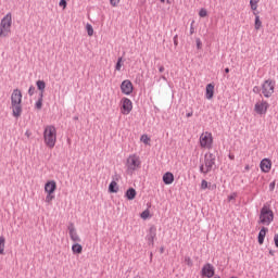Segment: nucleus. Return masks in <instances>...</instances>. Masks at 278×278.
<instances>
[{
  "label": "nucleus",
  "instance_id": "1",
  "mask_svg": "<svg viewBox=\"0 0 278 278\" xmlns=\"http://www.w3.org/2000/svg\"><path fill=\"white\" fill-rule=\"evenodd\" d=\"M23 93L20 89H14L11 94V108L12 113L15 118L21 117V114H23Z\"/></svg>",
  "mask_w": 278,
  "mask_h": 278
},
{
  "label": "nucleus",
  "instance_id": "2",
  "mask_svg": "<svg viewBox=\"0 0 278 278\" xmlns=\"http://www.w3.org/2000/svg\"><path fill=\"white\" fill-rule=\"evenodd\" d=\"M43 140L49 149L55 147V142L58 141V130L55 129V126L50 125L45 128Z\"/></svg>",
  "mask_w": 278,
  "mask_h": 278
},
{
  "label": "nucleus",
  "instance_id": "3",
  "mask_svg": "<svg viewBox=\"0 0 278 278\" xmlns=\"http://www.w3.org/2000/svg\"><path fill=\"white\" fill-rule=\"evenodd\" d=\"M12 33V13H8L0 22V38H8Z\"/></svg>",
  "mask_w": 278,
  "mask_h": 278
},
{
  "label": "nucleus",
  "instance_id": "4",
  "mask_svg": "<svg viewBox=\"0 0 278 278\" xmlns=\"http://www.w3.org/2000/svg\"><path fill=\"white\" fill-rule=\"evenodd\" d=\"M274 218H275V213H273L270 208H268L267 206H263L261 208L260 220H258L261 225L268 226L274 220Z\"/></svg>",
  "mask_w": 278,
  "mask_h": 278
},
{
  "label": "nucleus",
  "instance_id": "5",
  "mask_svg": "<svg viewBox=\"0 0 278 278\" xmlns=\"http://www.w3.org/2000/svg\"><path fill=\"white\" fill-rule=\"evenodd\" d=\"M140 156L132 154L127 159V173L129 175H131L134 173V170H138V168H140Z\"/></svg>",
  "mask_w": 278,
  "mask_h": 278
},
{
  "label": "nucleus",
  "instance_id": "6",
  "mask_svg": "<svg viewBox=\"0 0 278 278\" xmlns=\"http://www.w3.org/2000/svg\"><path fill=\"white\" fill-rule=\"evenodd\" d=\"M275 92V81L273 79H267L262 85V93L266 99H270Z\"/></svg>",
  "mask_w": 278,
  "mask_h": 278
},
{
  "label": "nucleus",
  "instance_id": "7",
  "mask_svg": "<svg viewBox=\"0 0 278 278\" xmlns=\"http://www.w3.org/2000/svg\"><path fill=\"white\" fill-rule=\"evenodd\" d=\"M216 164V155L214 153H207L204 156L205 173H212V168Z\"/></svg>",
  "mask_w": 278,
  "mask_h": 278
},
{
  "label": "nucleus",
  "instance_id": "8",
  "mask_svg": "<svg viewBox=\"0 0 278 278\" xmlns=\"http://www.w3.org/2000/svg\"><path fill=\"white\" fill-rule=\"evenodd\" d=\"M122 103V114L127 115L134 110V103L129 98H123Z\"/></svg>",
  "mask_w": 278,
  "mask_h": 278
},
{
  "label": "nucleus",
  "instance_id": "9",
  "mask_svg": "<svg viewBox=\"0 0 278 278\" xmlns=\"http://www.w3.org/2000/svg\"><path fill=\"white\" fill-rule=\"evenodd\" d=\"M121 91L123 92V94H131V92H134V84H131V80H124L121 85Z\"/></svg>",
  "mask_w": 278,
  "mask_h": 278
},
{
  "label": "nucleus",
  "instance_id": "10",
  "mask_svg": "<svg viewBox=\"0 0 278 278\" xmlns=\"http://www.w3.org/2000/svg\"><path fill=\"white\" fill-rule=\"evenodd\" d=\"M268 108H270V104H268V102H257L254 106V112H256V114H266V112H268Z\"/></svg>",
  "mask_w": 278,
  "mask_h": 278
},
{
  "label": "nucleus",
  "instance_id": "11",
  "mask_svg": "<svg viewBox=\"0 0 278 278\" xmlns=\"http://www.w3.org/2000/svg\"><path fill=\"white\" fill-rule=\"evenodd\" d=\"M215 275L214 265L207 263L202 267V277L212 278Z\"/></svg>",
  "mask_w": 278,
  "mask_h": 278
},
{
  "label": "nucleus",
  "instance_id": "12",
  "mask_svg": "<svg viewBox=\"0 0 278 278\" xmlns=\"http://www.w3.org/2000/svg\"><path fill=\"white\" fill-rule=\"evenodd\" d=\"M67 229L70 231V238L73 242H81L79 235H77V229H75V224L70 223Z\"/></svg>",
  "mask_w": 278,
  "mask_h": 278
},
{
  "label": "nucleus",
  "instance_id": "13",
  "mask_svg": "<svg viewBox=\"0 0 278 278\" xmlns=\"http://www.w3.org/2000/svg\"><path fill=\"white\" fill-rule=\"evenodd\" d=\"M157 236V228L155 226H151L149 229V233L147 235L146 239L148 240L149 244H154L155 237Z\"/></svg>",
  "mask_w": 278,
  "mask_h": 278
},
{
  "label": "nucleus",
  "instance_id": "14",
  "mask_svg": "<svg viewBox=\"0 0 278 278\" xmlns=\"http://www.w3.org/2000/svg\"><path fill=\"white\" fill-rule=\"evenodd\" d=\"M55 190H58V184L55 182V180H49L46 182L45 192H47V194H53Z\"/></svg>",
  "mask_w": 278,
  "mask_h": 278
},
{
  "label": "nucleus",
  "instance_id": "15",
  "mask_svg": "<svg viewBox=\"0 0 278 278\" xmlns=\"http://www.w3.org/2000/svg\"><path fill=\"white\" fill-rule=\"evenodd\" d=\"M271 166L273 162L270 161V159H263L261 161V170H263V173H270Z\"/></svg>",
  "mask_w": 278,
  "mask_h": 278
},
{
  "label": "nucleus",
  "instance_id": "16",
  "mask_svg": "<svg viewBox=\"0 0 278 278\" xmlns=\"http://www.w3.org/2000/svg\"><path fill=\"white\" fill-rule=\"evenodd\" d=\"M173 181H175V175H173V173H170V172H166L163 175V182L165 184V186H170V184H173Z\"/></svg>",
  "mask_w": 278,
  "mask_h": 278
},
{
  "label": "nucleus",
  "instance_id": "17",
  "mask_svg": "<svg viewBox=\"0 0 278 278\" xmlns=\"http://www.w3.org/2000/svg\"><path fill=\"white\" fill-rule=\"evenodd\" d=\"M266 233H268V228L262 227L258 232V244H264V238H266Z\"/></svg>",
  "mask_w": 278,
  "mask_h": 278
},
{
  "label": "nucleus",
  "instance_id": "18",
  "mask_svg": "<svg viewBox=\"0 0 278 278\" xmlns=\"http://www.w3.org/2000/svg\"><path fill=\"white\" fill-rule=\"evenodd\" d=\"M136 189L134 188H129L127 189V191L125 192V197L128 201H134V199H136Z\"/></svg>",
  "mask_w": 278,
  "mask_h": 278
},
{
  "label": "nucleus",
  "instance_id": "19",
  "mask_svg": "<svg viewBox=\"0 0 278 278\" xmlns=\"http://www.w3.org/2000/svg\"><path fill=\"white\" fill-rule=\"evenodd\" d=\"M206 99H214V85L208 84L206 85V93H205Z\"/></svg>",
  "mask_w": 278,
  "mask_h": 278
},
{
  "label": "nucleus",
  "instance_id": "20",
  "mask_svg": "<svg viewBox=\"0 0 278 278\" xmlns=\"http://www.w3.org/2000/svg\"><path fill=\"white\" fill-rule=\"evenodd\" d=\"M36 86L38 90L40 91L39 94H45V89L47 88V83L45 80H37Z\"/></svg>",
  "mask_w": 278,
  "mask_h": 278
},
{
  "label": "nucleus",
  "instance_id": "21",
  "mask_svg": "<svg viewBox=\"0 0 278 278\" xmlns=\"http://www.w3.org/2000/svg\"><path fill=\"white\" fill-rule=\"evenodd\" d=\"M200 144L201 147H210V144H212V137H207V136L201 137Z\"/></svg>",
  "mask_w": 278,
  "mask_h": 278
},
{
  "label": "nucleus",
  "instance_id": "22",
  "mask_svg": "<svg viewBox=\"0 0 278 278\" xmlns=\"http://www.w3.org/2000/svg\"><path fill=\"white\" fill-rule=\"evenodd\" d=\"M109 192L111 194H115L116 192H118V184H116V181H111V184L109 185Z\"/></svg>",
  "mask_w": 278,
  "mask_h": 278
},
{
  "label": "nucleus",
  "instance_id": "23",
  "mask_svg": "<svg viewBox=\"0 0 278 278\" xmlns=\"http://www.w3.org/2000/svg\"><path fill=\"white\" fill-rule=\"evenodd\" d=\"M72 251H73V253L79 255L84 251V247H81V244H79V243H75L72 245Z\"/></svg>",
  "mask_w": 278,
  "mask_h": 278
},
{
  "label": "nucleus",
  "instance_id": "24",
  "mask_svg": "<svg viewBox=\"0 0 278 278\" xmlns=\"http://www.w3.org/2000/svg\"><path fill=\"white\" fill-rule=\"evenodd\" d=\"M0 255H5V237H0Z\"/></svg>",
  "mask_w": 278,
  "mask_h": 278
},
{
  "label": "nucleus",
  "instance_id": "25",
  "mask_svg": "<svg viewBox=\"0 0 278 278\" xmlns=\"http://www.w3.org/2000/svg\"><path fill=\"white\" fill-rule=\"evenodd\" d=\"M42 99H45V94L39 93V98L37 102L35 103L36 110H42Z\"/></svg>",
  "mask_w": 278,
  "mask_h": 278
},
{
  "label": "nucleus",
  "instance_id": "26",
  "mask_svg": "<svg viewBox=\"0 0 278 278\" xmlns=\"http://www.w3.org/2000/svg\"><path fill=\"white\" fill-rule=\"evenodd\" d=\"M254 27H255L256 30L262 28V21L260 20V15L255 16Z\"/></svg>",
  "mask_w": 278,
  "mask_h": 278
},
{
  "label": "nucleus",
  "instance_id": "27",
  "mask_svg": "<svg viewBox=\"0 0 278 278\" xmlns=\"http://www.w3.org/2000/svg\"><path fill=\"white\" fill-rule=\"evenodd\" d=\"M257 3H260V0H250L251 10L254 12L257 10Z\"/></svg>",
  "mask_w": 278,
  "mask_h": 278
},
{
  "label": "nucleus",
  "instance_id": "28",
  "mask_svg": "<svg viewBox=\"0 0 278 278\" xmlns=\"http://www.w3.org/2000/svg\"><path fill=\"white\" fill-rule=\"evenodd\" d=\"M86 29H87L88 36H93V34H94V28H92V25L87 24V25H86Z\"/></svg>",
  "mask_w": 278,
  "mask_h": 278
},
{
  "label": "nucleus",
  "instance_id": "29",
  "mask_svg": "<svg viewBox=\"0 0 278 278\" xmlns=\"http://www.w3.org/2000/svg\"><path fill=\"white\" fill-rule=\"evenodd\" d=\"M123 58H119L118 60H117V63H116V65H115V71H121V68L123 67Z\"/></svg>",
  "mask_w": 278,
  "mask_h": 278
},
{
  "label": "nucleus",
  "instance_id": "30",
  "mask_svg": "<svg viewBox=\"0 0 278 278\" xmlns=\"http://www.w3.org/2000/svg\"><path fill=\"white\" fill-rule=\"evenodd\" d=\"M55 199V195L53 193H48L46 197V203H51Z\"/></svg>",
  "mask_w": 278,
  "mask_h": 278
},
{
  "label": "nucleus",
  "instance_id": "31",
  "mask_svg": "<svg viewBox=\"0 0 278 278\" xmlns=\"http://www.w3.org/2000/svg\"><path fill=\"white\" fill-rule=\"evenodd\" d=\"M199 16H200L201 18H205V16H207V10L201 9V10L199 11Z\"/></svg>",
  "mask_w": 278,
  "mask_h": 278
},
{
  "label": "nucleus",
  "instance_id": "32",
  "mask_svg": "<svg viewBox=\"0 0 278 278\" xmlns=\"http://www.w3.org/2000/svg\"><path fill=\"white\" fill-rule=\"evenodd\" d=\"M150 214L151 213L149 212V210H146L141 213V218H143V220H147V218H149Z\"/></svg>",
  "mask_w": 278,
  "mask_h": 278
},
{
  "label": "nucleus",
  "instance_id": "33",
  "mask_svg": "<svg viewBox=\"0 0 278 278\" xmlns=\"http://www.w3.org/2000/svg\"><path fill=\"white\" fill-rule=\"evenodd\" d=\"M149 140H151L149 138V136H147V135H142L141 136V141H142L143 144H149Z\"/></svg>",
  "mask_w": 278,
  "mask_h": 278
},
{
  "label": "nucleus",
  "instance_id": "34",
  "mask_svg": "<svg viewBox=\"0 0 278 278\" xmlns=\"http://www.w3.org/2000/svg\"><path fill=\"white\" fill-rule=\"evenodd\" d=\"M36 92V87L34 86H30L29 89H28V94L29 97H34V93Z\"/></svg>",
  "mask_w": 278,
  "mask_h": 278
},
{
  "label": "nucleus",
  "instance_id": "35",
  "mask_svg": "<svg viewBox=\"0 0 278 278\" xmlns=\"http://www.w3.org/2000/svg\"><path fill=\"white\" fill-rule=\"evenodd\" d=\"M118 3H121V0H110V4H111L113 8H117Z\"/></svg>",
  "mask_w": 278,
  "mask_h": 278
},
{
  "label": "nucleus",
  "instance_id": "36",
  "mask_svg": "<svg viewBox=\"0 0 278 278\" xmlns=\"http://www.w3.org/2000/svg\"><path fill=\"white\" fill-rule=\"evenodd\" d=\"M207 186H208L207 180H202L201 190H207Z\"/></svg>",
  "mask_w": 278,
  "mask_h": 278
},
{
  "label": "nucleus",
  "instance_id": "37",
  "mask_svg": "<svg viewBox=\"0 0 278 278\" xmlns=\"http://www.w3.org/2000/svg\"><path fill=\"white\" fill-rule=\"evenodd\" d=\"M195 43H197V49H201L203 47V42H201L200 38L195 39Z\"/></svg>",
  "mask_w": 278,
  "mask_h": 278
},
{
  "label": "nucleus",
  "instance_id": "38",
  "mask_svg": "<svg viewBox=\"0 0 278 278\" xmlns=\"http://www.w3.org/2000/svg\"><path fill=\"white\" fill-rule=\"evenodd\" d=\"M59 5H60V8H63V10H65V8L67 5L66 0H60Z\"/></svg>",
  "mask_w": 278,
  "mask_h": 278
},
{
  "label": "nucleus",
  "instance_id": "39",
  "mask_svg": "<svg viewBox=\"0 0 278 278\" xmlns=\"http://www.w3.org/2000/svg\"><path fill=\"white\" fill-rule=\"evenodd\" d=\"M192 34H194V21H192L190 25V36H192Z\"/></svg>",
  "mask_w": 278,
  "mask_h": 278
},
{
  "label": "nucleus",
  "instance_id": "40",
  "mask_svg": "<svg viewBox=\"0 0 278 278\" xmlns=\"http://www.w3.org/2000/svg\"><path fill=\"white\" fill-rule=\"evenodd\" d=\"M237 197H238L237 193H232V194H230V195L228 197V201H235Z\"/></svg>",
  "mask_w": 278,
  "mask_h": 278
},
{
  "label": "nucleus",
  "instance_id": "41",
  "mask_svg": "<svg viewBox=\"0 0 278 278\" xmlns=\"http://www.w3.org/2000/svg\"><path fill=\"white\" fill-rule=\"evenodd\" d=\"M185 262H186L187 266H192V258L186 257Z\"/></svg>",
  "mask_w": 278,
  "mask_h": 278
},
{
  "label": "nucleus",
  "instance_id": "42",
  "mask_svg": "<svg viewBox=\"0 0 278 278\" xmlns=\"http://www.w3.org/2000/svg\"><path fill=\"white\" fill-rule=\"evenodd\" d=\"M178 38H179L178 35L174 36V45H175V47H177L179 45Z\"/></svg>",
  "mask_w": 278,
  "mask_h": 278
},
{
  "label": "nucleus",
  "instance_id": "43",
  "mask_svg": "<svg viewBox=\"0 0 278 278\" xmlns=\"http://www.w3.org/2000/svg\"><path fill=\"white\" fill-rule=\"evenodd\" d=\"M261 88L260 87H257V86H255L254 88H253V92H255V94H260V92H261Z\"/></svg>",
  "mask_w": 278,
  "mask_h": 278
},
{
  "label": "nucleus",
  "instance_id": "44",
  "mask_svg": "<svg viewBox=\"0 0 278 278\" xmlns=\"http://www.w3.org/2000/svg\"><path fill=\"white\" fill-rule=\"evenodd\" d=\"M200 173H203L204 175H207L208 172H205V165L200 166Z\"/></svg>",
  "mask_w": 278,
  "mask_h": 278
},
{
  "label": "nucleus",
  "instance_id": "45",
  "mask_svg": "<svg viewBox=\"0 0 278 278\" xmlns=\"http://www.w3.org/2000/svg\"><path fill=\"white\" fill-rule=\"evenodd\" d=\"M269 190H270V192H273V190H275V181H271L269 184Z\"/></svg>",
  "mask_w": 278,
  "mask_h": 278
},
{
  "label": "nucleus",
  "instance_id": "46",
  "mask_svg": "<svg viewBox=\"0 0 278 278\" xmlns=\"http://www.w3.org/2000/svg\"><path fill=\"white\" fill-rule=\"evenodd\" d=\"M275 247L278 249V233L274 237Z\"/></svg>",
  "mask_w": 278,
  "mask_h": 278
},
{
  "label": "nucleus",
  "instance_id": "47",
  "mask_svg": "<svg viewBox=\"0 0 278 278\" xmlns=\"http://www.w3.org/2000/svg\"><path fill=\"white\" fill-rule=\"evenodd\" d=\"M25 136H26L27 138H30V137H31V132H30L29 130H26Z\"/></svg>",
  "mask_w": 278,
  "mask_h": 278
},
{
  "label": "nucleus",
  "instance_id": "48",
  "mask_svg": "<svg viewBox=\"0 0 278 278\" xmlns=\"http://www.w3.org/2000/svg\"><path fill=\"white\" fill-rule=\"evenodd\" d=\"M159 73H164V65H161V66L159 67Z\"/></svg>",
  "mask_w": 278,
  "mask_h": 278
},
{
  "label": "nucleus",
  "instance_id": "49",
  "mask_svg": "<svg viewBox=\"0 0 278 278\" xmlns=\"http://www.w3.org/2000/svg\"><path fill=\"white\" fill-rule=\"evenodd\" d=\"M229 160H236V156L233 154L228 155Z\"/></svg>",
  "mask_w": 278,
  "mask_h": 278
},
{
  "label": "nucleus",
  "instance_id": "50",
  "mask_svg": "<svg viewBox=\"0 0 278 278\" xmlns=\"http://www.w3.org/2000/svg\"><path fill=\"white\" fill-rule=\"evenodd\" d=\"M269 255H275V251L274 250H269Z\"/></svg>",
  "mask_w": 278,
  "mask_h": 278
},
{
  "label": "nucleus",
  "instance_id": "51",
  "mask_svg": "<svg viewBox=\"0 0 278 278\" xmlns=\"http://www.w3.org/2000/svg\"><path fill=\"white\" fill-rule=\"evenodd\" d=\"M190 116H192V112L187 113V118H190Z\"/></svg>",
  "mask_w": 278,
  "mask_h": 278
},
{
  "label": "nucleus",
  "instance_id": "52",
  "mask_svg": "<svg viewBox=\"0 0 278 278\" xmlns=\"http://www.w3.org/2000/svg\"><path fill=\"white\" fill-rule=\"evenodd\" d=\"M160 253H164V247H161Z\"/></svg>",
  "mask_w": 278,
  "mask_h": 278
},
{
  "label": "nucleus",
  "instance_id": "53",
  "mask_svg": "<svg viewBox=\"0 0 278 278\" xmlns=\"http://www.w3.org/2000/svg\"><path fill=\"white\" fill-rule=\"evenodd\" d=\"M225 73H229V67H226V68H225Z\"/></svg>",
  "mask_w": 278,
  "mask_h": 278
},
{
  "label": "nucleus",
  "instance_id": "54",
  "mask_svg": "<svg viewBox=\"0 0 278 278\" xmlns=\"http://www.w3.org/2000/svg\"><path fill=\"white\" fill-rule=\"evenodd\" d=\"M74 119H75V121H79V116H75Z\"/></svg>",
  "mask_w": 278,
  "mask_h": 278
},
{
  "label": "nucleus",
  "instance_id": "55",
  "mask_svg": "<svg viewBox=\"0 0 278 278\" xmlns=\"http://www.w3.org/2000/svg\"><path fill=\"white\" fill-rule=\"evenodd\" d=\"M245 169L249 170V169H250V166H249V165H245Z\"/></svg>",
  "mask_w": 278,
  "mask_h": 278
},
{
  "label": "nucleus",
  "instance_id": "56",
  "mask_svg": "<svg viewBox=\"0 0 278 278\" xmlns=\"http://www.w3.org/2000/svg\"><path fill=\"white\" fill-rule=\"evenodd\" d=\"M166 2V0H161V3H165Z\"/></svg>",
  "mask_w": 278,
  "mask_h": 278
},
{
  "label": "nucleus",
  "instance_id": "57",
  "mask_svg": "<svg viewBox=\"0 0 278 278\" xmlns=\"http://www.w3.org/2000/svg\"><path fill=\"white\" fill-rule=\"evenodd\" d=\"M162 79H166V77L162 76Z\"/></svg>",
  "mask_w": 278,
  "mask_h": 278
},
{
  "label": "nucleus",
  "instance_id": "58",
  "mask_svg": "<svg viewBox=\"0 0 278 278\" xmlns=\"http://www.w3.org/2000/svg\"><path fill=\"white\" fill-rule=\"evenodd\" d=\"M215 278H220V277H215Z\"/></svg>",
  "mask_w": 278,
  "mask_h": 278
}]
</instances>
